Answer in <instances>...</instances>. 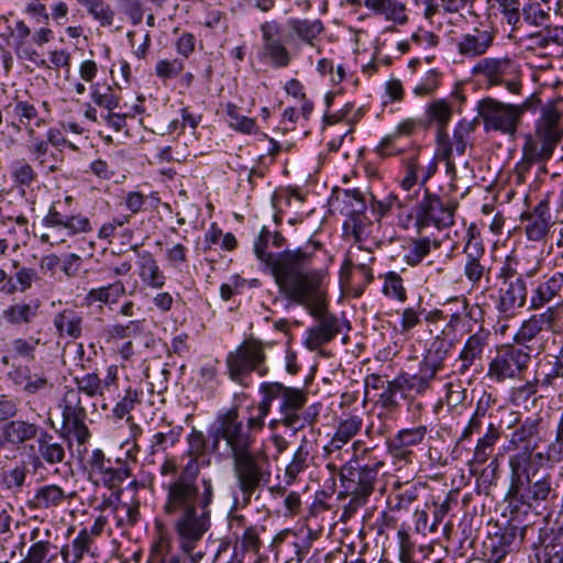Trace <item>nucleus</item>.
<instances>
[{
  "label": "nucleus",
  "mask_w": 563,
  "mask_h": 563,
  "mask_svg": "<svg viewBox=\"0 0 563 563\" xmlns=\"http://www.w3.org/2000/svg\"><path fill=\"white\" fill-rule=\"evenodd\" d=\"M537 273L538 266L532 267L526 273H520L517 258L507 256L499 268L497 279L500 282V284L510 283V280H514V283L527 282V278H532Z\"/></svg>",
  "instance_id": "45"
},
{
  "label": "nucleus",
  "mask_w": 563,
  "mask_h": 563,
  "mask_svg": "<svg viewBox=\"0 0 563 563\" xmlns=\"http://www.w3.org/2000/svg\"><path fill=\"white\" fill-rule=\"evenodd\" d=\"M247 411L250 416L244 424L240 418L239 408L232 406L217 415L210 430L212 452L216 453L219 450L221 440L230 451L236 487L244 497L243 505L247 503L253 490H257L271 479L267 456L262 452L252 451L256 440L255 434L263 430L265 418L269 412L263 410L260 405L249 406Z\"/></svg>",
  "instance_id": "1"
},
{
  "label": "nucleus",
  "mask_w": 563,
  "mask_h": 563,
  "mask_svg": "<svg viewBox=\"0 0 563 563\" xmlns=\"http://www.w3.org/2000/svg\"><path fill=\"white\" fill-rule=\"evenodd\" d=\"M113 516L118 528L133 527L140 518L139 503H122L113 507Z\"/></svg>",
  "instance_id": "54"
},
{
  "label": "nucleus",
  "mask_w": 563,
  "mask_h": 563,
  "mask_svg": "<svg viewBox=\"0 0 563 563\" xmlns=\"http://www.w3.org/2000/svg\"><path fill=\"white\" fill-rule=\"evenodd\" d=\"M181 431V427L172 428L168 426L166 427V430L156 432L151 441V454H156L157 452H165L169 448H173L176 443L179 442Z\"/></svg>",
  "instance_id": "48"
},
{
  "label": "nucleus",
  "mask_w": 563,
  "mask_h": 563,
  "mask_svg": "<svg viewBox=\"0 0 563 563\" xmlns=\"http://www.w3.org/2000/svg\"><path fill=\"white\" fill-rule=\"evenodd\" d=\"M139 258L140 278L142 282L154 289H162L166 284V276L159 268L157 261L148 251H140L135 245L132 247Z\"/></svg>",
  "instance_id": "31"
},
{
  "label": "nucleus",
  "mask_w": 563,
  "mask_h": 563,
  "mask_svg": "<svg viewBox=\"0 0 563 563\" xmlns=\"http://www.w3.org/2000/svg\"><path fill=\"white\" fill-rule=\"evenodd\" d=\"M456 208L457 203L455 201L443 200L437 194L426 189L422 199L413 210V214H409L408 219L413 220V228L419 234L431 227L440 231L453 225Z\"/></svg>",
  "instance_id": "10"
},
{
  "label": "nucleus",
  "mask_w": 563,
  "mask_h": 563,
  "mask_svg": "<svg viewBox=\"0 0 563 563\" xmlns=\"http://www.w3.org/2000/svg\"><path fill=\"white\" fill-rule=\"evenodd\" d=\"M126 292L125 286L121 280H115L108 286L97 287L90 289L85 296V302L87 306L93 303L112 305L124 296Z\"/></svg>",
  "instance_id": "38"
},
{
  "label": "nucleus",
  "mask_w": 563,
  "mask_h": 563,
  "mask_svg": "<svg viewBox=\"0 0 563 563\" xmlns=\"http://www.w3.org/2000/svg\"><path fill=\"white\" fill-rule=\"evenodd\" d=\"M288 386L279 382H264L260 385V394L262 395V400L258 405L263 410H267L271 412L272 404L274 400L279 399L283 400L285 396L286 389Z\"/></svg>",
  "instance_id": "53"
},
{
  "label": "nucleus",
  "mask_w": 563,
  "mask_h": 563,
  "mask_svg": "<svg viewBox=\"0 0 563 563\" xmlns=\"http://www.w3.org/2000/svg\"><path fill=\"white\" fill-rule=\"evenodd\" d=\"M310 455V442L302 437L300 444L292 455L290 463L286 466L285 476L289 482H294L296 477L308 467V457Z\"/></svg>",
  "instance_id": "46"
},
{
  "label": "nucleus",
  "mask_w": 563,
  "mask_h": 563,
  "mask_svg": "<svg viewBox=\"0 0 563 563\" xmlns=\"http://www.w3.org/2000/svg\"><path fill=\"white\" fill-rule=\"evenodd\" d=\"M92 538L87 529H81L70 545H65L60 550V554L65 563H79L84 555L89 552Z\"/></svg>",
  "instance_id": "41"
},
{
  "label": "nucleus",
  "mask_w": 563,
  "mask_h": 563,
  "mask_svg": "<svg viewBox=\"0 0 563 563\" xmlns=\"http://www.w3.org/2000/svg\"><path fill=\"white\" fill-rule=\"evenodd\" d=\"M477 126V119H463L457 123L453 131L452 141H450V145H452V154L455 152L461 156L465 153V150L471 142V135L475 132Z\"/></svg>",
  "instance_id": "44"
},
{
  "label": "nucleus",
  "mask_w": 563,
  "mask_h": 563,
  "mask_svg": "<svg viewBox=\"0 0 563 563\" xmlns=\"http://www.w3.org/2000/svg\"><path fill=\"white\" fill-rule=\"evenodd\" d=\"M500 439L499 427L490 422L486 432L481 437L473 451L472 463L477 465L485 464L492 456L497 441Z\"/></svg>",
  "instance_id": "37"
},
{
  "label": "nucleus",
  "mask_w": 563,
  "mask_h": 563,
  "mask_svg": "<svg viewBox=\"0 0 563 563\" xmlns=\"http://www.w3.org/2000/svg\"><path fill=\"white\" fill-rule=\"evenodd\" d=\"M477 111L486 132L494 131L508 136L517 133L520 121L515 104L487 97L478 101Z\"/></svg>",
  "instance_id": "15"
},
{
  "label": "nucleus",
  "mask_w": 563,
  "mask_h": 563,
  "mask_svg": "<svg viewBox=\"0 0 563 563\" xmlns=\"http://www.w3.org/2000/svg\"><path fill=\"white\" fill-rule=\"evenodd\" d=\"M531 362V355L515 345H504L489 361L486 377L496 384L521 379Z\"/></svg>",
  "instance_id": "13"
},
{
  "label": "nucleus",
  "mask_w": 563,
  "mask_h": 563,
  "mask_svg": "<svg viewBox=\"0 0 563 563\" xmlns=\"http://www.w3.org/2000/svg\"><path fill=\"white\" fill-rule=\"evenodd\" d=\"M350 440L342 439L338 434H333L329 443L323 446L324 456L331 461V463L340 461L343 462L350 454V449L347 446Z\"/></svg>",
  "instance_id": "57"
},
{
  "label": "nucleus",
  "mask_w": 563,
  "mask_h": 563,
  "mask_svg": "<svg viewBox=\"0 0 563 563\" xmlns=\"http://www.w3.org/2000/svg\"><path fill=\"white\" fill-rule=\"evenodd\" d=\"M541 313L545 321L547 331L558 335L563 334V300L545 307Z\"/></svg>",
  "instance_id": "56"
},
{
  "label": "nucleus",
  "mask_w": 563,
  "mask_h": 563,
  "mask_svg": "<svg viewBox=\"0 0 563 563\" xmlns=\"http://www.w3.org/2000/svg\"><path fill=\"white\" fill-rule=\"evenodd\" d=\"M40 301L37 299L29 302H18L3 310L4 319L11 324H23L32 322L38 314Z\"/></svg>",
  "instance_id": "39"
},
{
  "label": "nucleus",
  "mask_w": 563,
  "mask_h": 563,
  "mask_svg": "<svg viewBox=\"0 0 563 563\" xmlns=\"http://www.w3.org/2000/svg\"><path fill=\"white\" fill-rule=\"evenodd\" d=\"M541 418L527 417L509 435L507 444L504 446L506 452L532 448L533 439L540 433Z\"/></svg>",
  "instance_id": "30"
},
{
  "label": "nucleus",
  "mask_w": 563,
  "mask_h": 563,
  "mask_svg": "<svg viewBox=\"0 0 563 563\" xmlns=\"http://www.w3.org/2000/svg\"><path fill=\"white\" fill-rule=\"evenodd\" d=\"M543 330H547V325L542 313H534L522 321L514 340L517 344H527L536 340Z\"/></svg>",
  "instance_id": "42"
},
{
  "label": "nucleus",
  "mask_w": 563,
  "mask_h": 563,
  "mask_svg": "<svg viewBox=\"0 0 563 563\" xmlns=\"http://www.w3.org/2000/svg\"><path fill=\"white\" fill-rule=\"evenodd\" d=\"M271 342H263L256 338L245 339L234 351L227 356V367L232 380L241 382L251 373L266 376L269 368L266 364V349Z\"/></svg>",
  "instance_id": "8"
},
{
  "label": "nucleus",
  "mask_w": 563,
  "mask_h": 563,
  "mask_svg": "<svg viewBox=\"0 0 563 563\" xmlns=\"http://www.w3.org/2000/svg\"><path fill=\"white\" fill-rule=\"evenodd\" d=\"M10 176L15 187L22 192L25 188H30L37 178L35 169L25 158H19L11 163Z\"/></svg>",
  "instance_id": "43"
},
{
  "label": "nucleus",
  "mask_w": 563,
  "mask_h": 563,
  "mask_svg": "<svg viewBox=\"0 0 563 563\" xmlns=\"http://www.w3.org/2000/svg\"><path fill=\"white\" fill-rule=\"evenodd\" d=\"M272 231L263 227L254 241V254L268 273L278 292L285 299H303L313 292L319 283V268L313 267L316 251L321 246L319 242L309 241L306 246L286 249L280 252L267 251L272 242Z\"/></svg>",
  "instance_id": "2"
},
{
  "label": "nucleus",
  "mask_w": 563,
  "mask_h": 563,
  "mask_svg": "<svg viewBox=\"0 0 563 563\" xmlns=\"http://www.w3.org/2000/svg\"><path fill=\"white\" fill-rule=\"evenodd\" d=\"M38 344L40 339L34 336H30L29 339H14L11 342L10 353L13 357L33 360L34 351Z\"/></svg>",
  "instance_id": "64"
},
{
  "label": "nucleus",
  "mask_w": 563,
  "mask_h": 563,
  "mask_svg": "<svg viewBox=\"0 0 563 563\" xmlns=\"http://www.w3.org/2000/svg\"><path fill=\"white\" fill-rule=\"evenodd\" d=\"M37 462L44 461L48 465L60 464L64 462L66 453L62 443L55 441L54 437L45 429L42 430L37 440Z\"/></svg>",
  "instance_id": "34"
},
{
  "label": "nucleus",
  "mask_w": 563,
  "mask_h": 563,
  "mask_svg": "<svg viewBox=\"0 0 563 563\" xmlns=\"http://www.w3.org/2000/svg\"><path fill=\"white\" fill-rule=\"evenodd\" d=\"M552 476L549 472L540 473L536 478L527 482L519 488L508 490V496L522 505L531 507L533 504L545 501L552 493Z\"/></svg>",
  "instance_id": "23"
},
{
  "label": "nucleus",
  "mask_w": 563,
  "mask_h": 563,
  "mask_svg": "<svg viewBox=\"0 0 563 563\" xmlns=\"http://www.w3.org/2000/svg\"><path fill=\"white\" fill-rule=\"evenodd\" d=\"M532 448H523V450H516L508 452V466L510 470L509 474V489L519 488L530 479L536 478L540 471L532 461L531 454Z\"/></svg>",
  "instance_id": "21"
},
{
  "label": "nucleus",
  "mask_w": 563,
  "mask_h": 563,
  "mask_svg": "<svg viewBox=\"0 0 563 563\" xmlns=\"http://www.w3.org/2000/svg\"><path fill=\"white\" fill-rule=\"evenodd\" d=\"M441 242L434 238L430 236H420L412 238L408 241V245L406 247L405 262L415 267L419 265L431 252V249H439Z\"/></svg>",
  "instance_id": "36"
},
{
  "label": "nucleus",
  "mask_w": 563,
  "mask_h": 563,
  "mask_svg": "<svg viewBox=\"0 0 563 563\" xmlns=\"http://www.w3.org/2000/svg\"><path fill=\"white\" fill-rule=\"evenodd\" d=\"M140 446L134 444L125 452V457H117L114 463L101 449H93L87 459L85 470L89 482L102 485L109 490H120V486L132 476Z\"/></svg>",
  "instance_id": "6"
},
{
  "label": "nucleus",
  "mask_w": 563,
  "mask_h": 563,
  "mask_svg": "<svg viewBox=\"0 0 563 563\" xmlns=\"http://www.w3.org/2000/svg\"><path fill=\"white\" fill-rule=\"evenodd\" d=\"M185 69L183 58H163L155 64V75L163 81L177 78Z\"/></svg>",
  "instance_id": "55"
},
{
  "label": "nucleus",
  "mask_w": 563,
  "mask_h": 563,
  "mask_svg": "<svg viewBox=\"0 0 563 563\" xmlns=\"http://www.w3.org/2000/svg\"><path fill=\"white\" fill-rule=\"evenodd\" d=\"M260 31L263 56L275 68H286L303 45L314 46L324 25L320 19L289 18L285 26L276 20L265 21Z\"/></svg>",
  "instance_id": "3"
},
{
  "label": "nucleus",
  "mask_w": 563,
  "mask_h": 563,
  "mask_svg": "<svg viewBox=\"0 0 563 563\" xmlns=\"http://www.w3.org/2000/svg\"><path fill=\"white\" fill-rule=\"evenodd\" d=\"M521 152V159L514 168V175L518 184L526 181V177L534 164L545 163L552 157L543 151L538 150V145L533 141H530V143L525 142Z\"/></svg>",
  "instance_id": "33"
},
{
  "label": "nucleus",
  "mask_w": 563,
  "mask_h": 563,
  "mask_svg": "<svg viewBox=\"0 0 563 563\" xmlns=\"http://www.w3.org/2000/svg\"><path fill=\"white\" fill-rule=\"evenodd\" d=\"M528 300L527 282L510 280V283L500 284L495 308L500 318L508 320L515 318Z\"/></svg>",
  "instance_id": "19"
},
{
  "label": "nucleus",
  "mask_w": 563,
  "mask_h": 563,
  "mask_svg": "<svg viewBox=\"0 0 563 563\" xmlns=\"http://www.w3.org/2000/svg\"><path fill=\"white\" fill-rule=\"evenodd\" d=\"M363 2L373 15L380 16L386 22L405 25L409 20L406 3L401 0H363Z\"/></svg>",
  "instance_id": "28"
},
{
  "label": "nucleus",
  "mask_w": 563,
  "mask_h": 563,
  "mask_svg": "<svg viewBox=\"0 0 563 563\" xmlns=\"http://www.w3.org/2000/svg\"><path fill=\"white\" fill-rule=\"evenodd\" d=\"M563 139L562 112L556 101H549L542 108L539 118L534 123L533 134H528L526 143L533 141L538 150L552 156L555 147Z\"/></svg>",
  "instance_id": "14"
},
{
  "label": "nucleus",
  "mask_w": 563,
  "mask_h": 563,
  "mask_svg": "<svg viewBox=\"0 0 563 563\" xmlns=\"http://www.w3.org/2000/svg\"><path fill=\"white\" fill-rule=\"evenodd\" d=\"M308 394L303 388L287 387L279 405L280 423L286 428L298 431L299 411L305 407Z\"/></svg>",
  "instance_id": "26"
},
{
  "label": "nucleus",
  "mask_w": 563,
  "mask_h": 563,
  "mask_svg": "<svg viewBox=\"0 0 563 563\" xmlns=\"http://www.w3.org/2000/svg\"><path fill=\"white\" fill-rule=\"evenodd\" d=\"M53 324L58 338L79 339L82 335L84 317L74 308H65L54 316Z\"/></svg>",
  "instance_id": "32"
},
{
  "label": "nucleus",
  "mask_w": 563,
  "mask_h": 563,
  "mask_svg": "<svg viewBox=\"0 0 563 563\" xmlns=\"http://www.w3.org/2000/svg\"><path fill=\"white\" fill-rule=\"evenodd\" d=\"M464 275L472 287H478L482 279L489 280L490 267L485 263V250L479 243L468 242L464 250Z\"/></svg>",
  "instance_id": "25"
},
{
  "label": "nucleus",
  "mask_w": 563,
  "mask_h": 563,
  "mask_svg": "<svg viewBox=\"0 0 563 563\" xmlns=\"http://www.w3.org/2000/svg\"><path fill=\"white\" fill-rule=\"evenodd\" d=\"M350 440L342 439L338 434H333L329 443L323 446L324 456L331 461V463L340 461L343 462L350 454V449L347 446Z\"/></svg>",
  "instance_id": "58"
},
{
  "label": "nucleus",
  "mask_w": 563,
  "mask_h": 563,
  "mask_svg": "<svg viewBox=\"0 0 563 563\" xmlns=\"http://www.w3.org/2000/svg\"><path fill=\"white\" fill-rule=\"evenodd\" d=\"M427 434V427L418 426L399 430L386 442L387 451L395 462H412L413 448L421 444Z\"/></svg>",
  "instance_id": "18"
},
{
  "label": "nucleus",
  "mask_w": 563,
  "mask_h": 563,
  "mask_svg": "<svg viewBox=\"0 0 563 563\" xmlns=\"http://www.w3.org/2000/svg\"><path fill=\"white\" fill-rule=\"evenodd\" d=\"M444 368L440 357H431V350L419 363V376L431 387V383L437 375Z\"/></svg>",
  "instance_id": "60"
},
{
  "label": "nucleus",
  "mask_w": 563,
  "mask_h": 563,
  "mask_svg": "<svg viewBox=\"0 0 563 563\" xmlns=\"http://www.w3.org/2000/svg\"><path fill=\"white\" fill-rule=\"evenodd\" d=\"M303 299H287L288 301L302 306L313 318L319 319L317 327L307 331L305 345L310 351H316L321 345L332 341L340 332L339 320L327 311V292L324 289V273L319 269V283L317 288Z\"/></svg>",
  "instance_id": "7"
},
{
  "label": "nucleus",
  "mask_w": 563,
  "mask_h": 563,
  "mask_svg": "<svg viewBox=\"0 0 563 563\" xmlns=\"http://www.w3.org/2000/svg\"><path fill=\"white\" fill-rule=\"evenodd\" d=\"M498 5L499 12L503 14L506 22L517 29L521 20V3L519 0H494Z\"/></svg>",
  "instance_id": "63"
},
{
  "label": "nucleus",
  "mask_w": 563,
  "mask_h": 563,
  "mask_svg": "<svg viewBox=\"0 0 563 563\" xmlns=\"http://www.w3.org/2000/svg\"><path fill=\"white\" fill-rule=\"evenodd\" d=\"M384 465L385 463L383 461H378L372 465H364L360 468H355L347 463L342 466L340 481L346 493L351 496L345 506V511L355 512L367 503L374 492L378 472Z\"/></svg>",
  "instance_id": "11"
},
{
  "label": "nucleus",
  "mask_w": 563,
  "mask_h": 563,
  "mask_svg": "<svg viewBox=\"0 0 563 563\" xmlns=\"http://www.w3.org/2000/svg\"><path fill=\"white\" fill-rule=\"evenodd\" d=\"M86 8L88 13L102 26H110L114 20V12L103 0H77Z\"/></svg>",
  "instance_id": "50"
},
{
  "label": "nucleus",
  "mask_w": 563,
  "mask_h": 563,
  "mask_svg": "<svg viewBox=\"0 0 563 563\" xmlns=\"http://www.w3.org/2000/svg\"><path fill=\"white\" fill-rule=\"evenodd\" d=\"M75 495V492L66 493L64 488L56 484H47L36 489L32 504L37 509L57 508Z\"/></svg>",
  "instance_id": "35"
},
{
  "label": "nucleus",
  "mask_w": 563,
  "mask_h": 563,
  "mask_svg": "<svg viewBox=\"0 0 563 563\" xmlns=\"http://www.w3.org/2000/svg\"><path fill=\"white\" fill-rule=\"evenodd\" d=\"M88 407L95 408V404L80 396L78 390H71L65 387V391L59 402L62 410V429L73 434L79 445L86 444L91 433L87 427Z\"/></svg>",
  "instance_id": "12"
},
{
  "label": "nucleus",
  "mask_w": 563,
  "mask_h": 563,
  "mask_svg": "<svg viewBox=\"0 0 563 563\" xmlns=\"http://www.w3.org/2000/svg\"><path fill=\"white\" fill-rule=\"evenodd\" d=\"M487 412L486 406L478 402L476 409L472 417L470 418L467 424L463 429L457 442L462 443L464 441H470L475 433H479L483 427V419L485 418Z\"/></svg>",
  "instance_id": "62"
},
{
  "label": "nucleus",
  "mask_w": 563,
  "mask_h": 563,
  "mask_svg": "<svg viewBox=\"0 0 563 563\" xmlns=\"http://www.w3.org/2000/svg\"><path fill=\"white\" fill-rule=\"evenodd\" d=\"M563 296V269L544 274L530 290L529 310H541Z\"/></svg>",
  "instance_id": "16"
},
{
  "label": "nucleus",
  "mask_w": 563,
  "mask_h": 563,
  "mask_svg": "<svg viewBox=\"0 0 563 563\" xmlns=\"http://www.w3.org/2000/svg\"><path fill=\"white\" fill-rule=\"evenodd\" d=\"M266 530L263 525H251L247 526L241 537H239L235 541L240 550H243L244 553L251 552L253 554H258L263 542L261 540L262 533Z\"/></svg>",
  "instance_id": "47"
},
{
  "label": "nucleus",
  "mask_w": 563,
  "mask_h": 563,
  "mask_svg": "<svg viewBox=\"0 0 563 563\" xmlns=\"http://www.w3.org/2000/svg\"><path fill=\"white\" fill-rule=\"evenodd\" d=\"M496 32L490 26L474 27L461 34L456 41V49L466 58L484 56L494 45Z\"/></svg>",
  "instance_id": "20"
},
{
  "label": "nucleus",
  "mask_w": 563,
  "mask_h": 563,
  "mask_svg": "<svg viewBox=\"0 0 563 563\" xmlns=\"http://www.w3.org/2000/svg\"><path fill=\"white\" fill-rule=\"evenodd\" d=\"M211 492L202 494L201 500L165 499L163 514L173 527L181 551L187 554L185 563H200L205 556L197 550L198 543L211 528Z\"/></svg>",
  "instance_id": "4"
},
{
  "label": "nucleus",
  "mask_w": 563,
  "mask_h": 563,
  "mask_svg": "<svg viewBox=\"0 0 563 563\" xmlns=\"http://www.w3.org/2000/svg\"><path fill=\"white\" fill-rule=\"evenodd\" d=\"M406 391L401 376L398 375L393 380H387L379 395V404L387 410H394L399 406L397 394Z\"/></svg>",
  "instance_id": "52"
},
{
  "label": "nucleus",
  "mask_w": 563,
  "mask_h": 563,
  "mask_svg": "<svg viewBox=\"0 0 563 563\" xmlns=\"http://www.w3.org/2000/svg\"><path fill=\"white\" fill-rule=\"evenodd\" d=\"M384 286L383 292L388 297H394L404 302L407 299V292L404 287L401 276L396 272H387L383 275Z\"/></svg>",
  "instance_id": "59"
},
{
  "label": "nucleus",
  "mask_w": 563,
  "mask_h": 563,
  "mask_svg": "<svg viewBox=\"0 0 563 563\" xmlns=\"http://www.w3.org/2000/svg\"><path fill=\"white\" fill-rule=\"evenodd\" d=\"M49 539L51 530L46 529L42 533L38 527L33 528L30 533L32 545L22 563H53L57 558V547Z\"/></svg>",
  "instance_id": "24"
},
{
  "label": "nucleus",
  "mask_w": 563,
  "mask_h": 563,
  "mask_svg": "<svg viewBox=\"0 0 563 563\" xmlns=\"http://www.w3.org/2000/svg\"><path fill=\"white\" fill-rule=\"evenodd\" d=\"M73 380L75 387L68 388L71 390H78L80 396L90 400L97 396H103L106 391H111L118 388V366H108L104 378H100L96 372H90L81 376H75Z\"/></svg>",
  "instance_id": "17"
},
{
  "label": "nucleus",
  "mask_w": 563,
  "mask_h": 563,
  "mask_svg": "<svg viewBox=\"0 0 563 563\" xmlns=\"http://www.w3.org/2000/svg\"><path fill=\"white\" fill-rule=\"evenodd\" d=\"M522 219L527 221L525 227L527 239L533 242L541 241L547 236L552 224L549 202L541 200L531 212L523 213Z\"/></svg>",
  "instance_id": "27"
},
{
  "label": "nucleus",
  "mask_w": 563,
  "mask_h": 563,
  "mask_svg": "<svg viewBox=\"0 0 563 563\" xmlns=\"http://www.w3.org/2000/svg\"><path fill=\"white\" fill-rule=\"evenodd\" d=\"M91 99L97 106L104 108L108 112L117 109L120 103V97L114 93L110 86L103 88L92 87Z\"/></svg>",
  "instance_id": "61"
},
{
  "label": "nucleus",
  "mask_w": 563,
  "mask_h": 563,
  "mask_svg": "<svg viewBox=\"0 0 563 563\" xmlns=\"http://www.w3.org/2000/svg\"><path fill=\"white\" fill-rule=\"evenodd\" d=\"M188 461L181 466L180 472L165 486V499H195L201 500L205 492H211V500H214V485L210 477H202L200 474L199 459L206 452V437L203 432L192 429L187 438Z\"/></svg>",
  "instance_id": "5"
},
{
  "label": "nucleus",
  "mask_w": 563,
  "mask_h": 563,
  "mask_svg": "<svg viewBox=\"0 0 563 563\" xmlns=\"http://www.w3.org/2000/svg\"><path fill=\"white\" fill-rule=\"evenodd\" d=\"M42 430L37 423L16 419L7 422L1 429V434L7 443L20 446L31 440H37Z\"/></svg>",
  "instance_id": "29"
},
{
  "label": "nucleus",
  "mask_w": 563,
  "mask_h": 563,
  "mask_svg": "<svg viewBox=\"0 0 563 563\" xmlns=\"http://www.w3.org/2000/svg\"><path fill=\"white\" fill-rule=\"evenodd\" d=\"M452 113L451 104L444 99H439L428 104L426 110L427 119L429 123L434 122L438 125L437 143H439L441 134H448L445 130L451 121Z\"/></svg>",
  "instance_id": "40"
},
{
  "label": "nucleus",
  "mask_w": 563,
  "mask_h": 563,
  "mask_svg": "<svg viewBox=\"0 0 563 563\" xmlns=\"http://www.w3.org/2000/svg\"><path fill=\"white\" fill-rule=\"evenodd\" d=\"M225 113L228 117L229 126L233 130L245 134L255 132V120L245 115H241L239 113V107L235 103L228 102L225 104Z\"/></svg>",
  "instance_id": "51"
},
{
  "label": "nucleus",
  "mask_w": 563,
  "mask_h": 563,
  "mask_svg": "<svg viewBox=\"0 0 563 563\" xmlns=\"http://www.w3.org/2000/svg\"><path fill=\"white\" fill-rule=\"evenodd\" d=\"M393 489L397 492L394 496L395 504L390 506L393 510L408 509L418 498L419 487L416 484L404 485L397 481L394 483Z\"/></svg>",
  "instance_id": "49"
},
{
  "label": "nucleus",
  "mask_w": 563,
  "mask_h": 563,
  "mask_svg": "<svg viewBox=\"0 0 563 563\" xmlns=\"http://www.w3.org/2000/svg\"><path fill=\"white\" fill-rule=\"evenodd\" d=\"M471 74L488 87L505 86L515 95L520 93L522 88L519 65L509 56L482 57L472 67Z\"/></svg>",
  "instance_id": "9"
},
{
  "label": "nucleus",
  "mask_w": 563,
  "mask_h": 563,
  "mask_svg": "<svg viewBox=\"0 0 563 563\" xmlns=\"http://www.w3.org/2000/svg\"><path fill=\"white\" fill-rule=\"evenodd\" d=\"M489 335L488 330L479 327L466 339L457 356L460 363L457 373L460 375H464L471 367L482 363L484 351L488 346Z\"/></svg>",
  "instance_id": "22"
}]
</instances>
